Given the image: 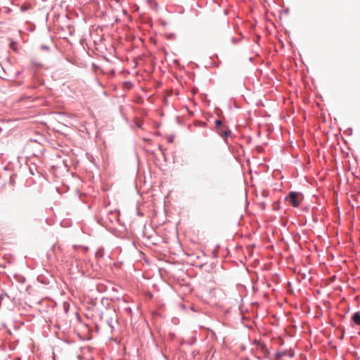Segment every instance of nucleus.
<instances>
[{
  "label": "nucleus",
  "instance_id": "1",
  "mask_svg": "<svg viewBox=\"0 0 360 360\" xmlns=\"http://www.w3.org/2000/svg\"><path fill=\"white\" fill-rule=\"evenodd\" d=\"M216 131L223 139H226L231 135V131L226 125L223 124L221 120L215 122Z\"/></svg>",
  "mask_w": 360,
  "mask_h": 360
},
{
  "label": "nucleus",
  "instance_id": "2",
  "mask_svg": "<svg viewBox=\"0 0 360 360\" xmlns=\"http://www.w3.org/2000/svg\"><path fill=\"white\" fill-rule=\"evenodd\" d=\"M286 200L293 206L297 207L300 205L298 200V195L295 192H291L288 196L286 197Z\"/></svg>",
  "mask_w": 360,
  "mask_h": 360
},
{
  "label": "nucleus",
  "instance_id": "3",
  "mask_svg": "<svg viewBox=\"0 0 360 360\" xmlns=\"http://www.w3.org/2000/svg\"><path fill=\"white\" fill-rule=\"evenodd\" d=\"M352 321L356 324L360 326V312L357 311L352 316Z\"/></svg>",
  "mask_w": 360,
  "mask_h": 360
},
{
  "label": "nucleus",
  "instance_id": "4",
  "mask_svg": "<svg viewBox=\"0 0 360 360\" xmlns=\"http://www.w3.org/2000/svg\"><path fill=\"white\" fill-rule=\"evenodd\" d=\"M10 48L17 52L18 51V49H17V43L14 41H11V43H10Z\"/></svg>",
  "mask_w": 360,
  "mask_h": 360
},
{
  "label": "nucleus",
  "instance_id": "5",
  "mask_svg": "<svg viewBox=\"0 0 360 360\" xmlns=\"http://www.w3.org/2000/svg\"><path fill=\"white\" fill-rule=\"evenodd\" d=\"M27 9H28V7H27V6H22L21 7V10H22V11H26V10H27Z\"/></svg>",
  "mask_w": 360,
  "mask_h": 360
},
{
  "label": "nucleus",
  "instance_id": "6",
  "mask_svg": "<svg viewBox=\"0 0 360 360\" xmlns=\"http://www.w3.org/2000/svg\"><path fill=\"white\" fill-rule=\"evenodd\" d=\"M262 195H263L264 196H266V192H265V191H263V192H262Z\"/></svg>",
  "mask_w": 360,
  "mask_h": 360
}]
</instances>
